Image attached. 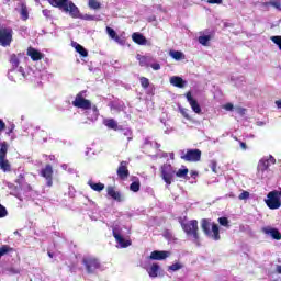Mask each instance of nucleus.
Returning a JSON list of instances; mask_svg holds the SVG:
<instances>
[{
	"label": "nucleus",
	"mask_w": 281,
	"mask_h": 281,
	"mask_svg": "<svg viewBox=\"0 0 281 281\" xmlns=\"http://www.w3.org/2000/svg\"><path fill=\"white\" fill-rule=\"evenodd\" d=\"M48 3H50L53 8H58L61 12L68 13L72 19L80 16V9L70 0H48Z\"/></svg>",
	"instance_id": "nucleus-1"
},
{
	"label": "nucleus",
	"mask_w": 281,
	"mask_h": 281,
	"mask_svg": "<svg viewBox=\"0 0 281 281\" xmlns=\"http://www.w3.org/2000/svg\"><path fill=\"white\" fill-rule=\"evenodd\" d=\"M182 231L189 238H192L194 243H199V221L190 220L189 222H183V218H179Z\"/></svg>",
	"instance_id": "nucleus-2"
},
{
	"label": "nucleus",
	"mask_w": 281,
	"mask_h": 281,
	"mask_svg": "<svg viewBox=\"0 0 281 281\" xmlns=\"http://www.w3.org/2000/svg\"><path fill=\"white\" fill-rule=\"evenodd\" d=\"M201 228L204 232L205 236L212 238L213 240H218L221 238V231L218 224L212 223L210 218L201 220Z\"/></svg>",
	"instance_id": "nucleus-3"
},
{
	"label": "nucleus",
	"mask_w": 281,
	"mask_h": 281,
	"mask_svg": "<svg viewBox=\"0 0 281 281\" xmlns=\"http://www.w3.org/2000/svg\"><path fill=\"white\" fill-rule=\"evenodd\" d=\"M81 263L83 265L87 273L90 276L95 273L98 269H101L102 263H100V259L93 256H86L82 258Z\"/></svg>",
	"instance_id": "nucleus-4"
},
{
	"label": "nucleus",
	"mask_w": 281,
	"mask_h": 281,
	"mask_svg": "<svg viewBox=\"0 0 281 281\" xmlns=\"http://www.w3.org/2000/svg\"><path fill=\"white\" fill-rule=\"evenodd\" d=\"M175 175H176V171H175V168L172 167V165L164 164L160 167L161 179H162V181H165V183L167 186H172V180L175 179Z\"/></svg>",
	"instance_id": "nucleus-5"
},
{
	"label": "nucleus",
	"mask_w": 281,
	"mask_h": 281,
	"mask_svg": "<svg viewBox=\"0 0 281 281\" xmlns=\"http://www.w3.org/2000/svg\"><path fill=\"white\" fill-rule=\"evenodd\" d=\"M267 196L268 199L266 200V205L269 207V210H280L281 200L278 196V191H270Z\"/></svg>",
	"instance_id": "nucleus-6"
},
{
	"label": "nucleus",
	"mask_w": 281,
	"mask_h": 281,
	"mask_svg": "<svg viewBox=\"0 0 281 281\" xmlns=\"http://www.w3.org/2000/svg\"><path fill=\"white\" fill-rule=\"evenodd\" d=\"M40 175L46 180L48 188L54 186V167L50 164L45 165L40 171Z\"/></svg>",
	"instance_id": "nucleus-7"
},
{
	"label": "nucleus",
	"mask_w": 281,
	"mask_h": 281,
	"mask_svg": "<svg viewBox=\"0 0 281 281\" xmlns=\"http://www.w3.org/2000/svg\"><path fill=\"white\" fill-rule=\"evenodd\" d=\"M72 106L76 109H83V111H89V109H91V102L89 99H85L83 92H79L72 101Z\"/></svg>",
	"instance_id": "nucleus-8"
},
{
	"label": "nucleus",
	"mask_w": 281,
	"mask_h": 281,
	"mask_svg": "<svg viewBox=\"0 0 281 281\" xmlns=\"http://www.w3.org/2000/svg\"><path fill=\"white\" fill-rule=\"evenodd\" d=\"M13 31L10 27H0V45L2 47H9L12 43Z\"/></svg>",
	"instance_id": "nucleus-9"
},
{
	"label": "nucleus",
	"mask_w": 281,
	"mask_h": 281,
	"mask_svg": "<svg viewBox=\"0 0 281 281\" xmlns=\"http://www.w3.org/2000/svg\"><path fill=\"white\" fill-rule=\"evenodd\" d=\"M201 149H188L184 155L180 157L183 161L194 162L201 161Z\"/></svg>",
	"instance_id": "nucleus-10"
},
{
	"label": "nucleus",
	"mask_w": 281,
	"mask_h": 281,
	"mask_svg": "<svg viewBox=\"0 0 281 281\" xmlns=\"http://www.w3.org/2000/svg\"><path fill=\"white\" fill-rule=\"evenodd\" d=\"M116 175L121 181H126L131 177V171H128V161L122 160L116 169Z\"/></svg>",
	"instance_id": "nucleus-11"
},
{
	"label": "nucleus",
	"mask_w": 281,
	"mask_h": 281,
	"mask_svg": "<svg viewBox=\"0 0 281 281\" xmlns=\"http://www.w3.org/2000/svg\"><path fill=\"white\" fill-rule=\"evenodd\" d=\"M26 55L30 56L31 60H33V63H36L38 60H43L45 58V55L43 53H41L40 50H37L36 48L30 46L26 50Z\"/></svg>",
	"instance_id": "nucleus-12"
},
{
	"label": "nucleus",
	"mask_w": 281,
	"mask_h": 281,
	"mask_svg": "<svg viewBox=\"0 0 281 281\" xmlns=\"http://www.w3.org/2000/svg\"><path fill=\"white\" fill-rule=\"evenodd\" d=\"M108 196H111L114 201H117V203H122L124 199L122 198V193L120 191L115 190V187L109 186L106 188Z\"/></svg>",
	"instance_id": "nucleus-13"
},
{
	"label": "nucleus",
	"mask_w": 281,
	"mask_h": 281,
	"mask_svg": "<svg viewBox=\"0 0 281 281\" xmlns=\"http://www.w3.org/2000/svg\"><path fill=\"white\" fill-rule=\"evenodd\" d=\"M263 234L271 236L273 240H281V233L278 228H273L271 226H266L262 228Z\"/></svg>",
	"instance_id": "nucleus-14"
},
{
	"label": "nucleus",
	"mask_w": 281,
	"mask_h": 281,
	"mask_svg": "<svg viewBox=\"0 0 281 281\" xmlns=\"http://www.w3.org/2000/svg\"><path fill=\"white\" fill-rule=\"evenodd\" d=\"M112 234L116 243L120 245L122 249H126V247H131V244H132L131 240L124 239V237L120 235V233L115 232V229H113Z\"/></svg>",
	"instance_id": "nucleus-15"
},
{
	"label": "nucleus",
	"mask_w": 281,
	"mask_h": 281,
	"mask_svg": "<svg viewBox=\"0 0 281 281\" xmlns=\"http://www.w3.org/2000/svg\"><path fill=\"white\" fill-rule=\"evenodd\" d=\"M170 256V252L166 250H154L151 251L149 258L150 260H166Z\"/></svg>",
	"instance_id": "nucleus-16"
},
{
	"label": "nucleus",
	"mask_w": 281,
	"mask_h": 281,
	"mask_svg": "<svg viewBox=\"0 0 281 281\" xmlns=\"http://www.w3.org/2000/svg\"><path fill=\"white\" fill-rule=\"evenodd\" d=\"M105 31H106V34L109 35V37L112 38V41H115V43H119L120 45L124 44V41L122 40L121 36L117 35L115 30H113L110 26H106Z\"/></svg>",
	"instance_id": "nucleus-17"
},
{
	"label": "nucleus",
	"mask_w": 281,
	"mask_h": 281,
	"mask_svg": "<svg viewBox=\"0 0 281 281\" xmlns=\"http://www.w3.org/2000/svg\"><path fill=\"white\" fill-rule=\"evenodd\" d=\"M170 85H172L173 87H177L178 89H183V87H186L187 85V81L179 76H173L170 78Z\"/></svg>",
	"instance_id": "nucleus-18"
},
{
	"label": "nucleus",
	"mask_w": 281,
	"mask_h": 281,
	"mask_svg": "<svg viewBox=\"0 0 281 281\" xmlns=\"http://www.w3.org/2000/svg\"><path fill=\"white\" fill-rule=\"evenodd\" d=\"M132 41H134L136 45H146V43H148V40H146L142 33H133Z\"/></svg>",
	"instance_id": "nucleus-19"
},
{
	"label": "nucleus",
	"mask_w": 281,
	"mask_h": 281,
	"mask_svg": "<svg viewBox=\"0 0 281 281\" xmlns=\"http://www.w3.org/2000/svg\"><path fill=\"white\" fill-rule=\"evenodd\" d=\"M136 58H137L140 67L148 68V67H150V63H153V57L137 55Z\"/></svg>",
	"instance_id": "nucleus-20"
},
{
	"label": "nucleus",
	"mask_w": 281,
	"mask_h": 281,
	"mask_svg": "<svg viewBox=\"0 0 281 281\" xmlns=\"http://www.w3.org/2000/svg\"><path fill=\"white\" fill-rule=\"evenodd\" d=\"M159 269H161L159 267V263H153L148 269H147V273L149 276V278H157V276H159Z\"/></svg>",
	"instance_id": "nucleus-21"
},
{
	"label": "nucleus",
	"mask_w": 281,
	"mask_h": 281,
	"mask_svg": "<svg viewBox=\"0 0 281 281\" xmlns=\"http://www.w3.org/2000/svg\"><path fill=\"white\" fill-rule=\"evenodd\" d=\"M0 170L4 172H12V165H10V160L0 158Z\"/></svg>",
	"instance_id": "nucleus-22"
},
{
	"label": "nucleus",
	"mask_w": 281,
	"mask_h": 281,
	"mask_svg": "<svg viewBox=\"0 0 281 281\" xmlns=\"http://www.w3.org/2000/svg\"><path fill=\"white\" fill-rule=\"evenodd\" d=\"M9 148H10V145L8 144V142L0 143V159H5V157H8Z\"/></svg>",
	"instance_id": "nucleus-23"
},
{
	"label": "nucleus",
	"mask_w": 281,
	"mask_h": 281,
	"mask_svg": "<svg viewBox=\"0 0 281 281\" xmlns=\"http://www.w3.org/2000/svg\"><path fill=\"white\" fill-rule=\"evenodd\" d=\"M88 186L91 188V190H93L94 192H102V190H104V183L99 182H92L91 180L88 181Z\"/></svg>",
	"instance_id": "nucleus-24"
},
{
	"label": "nucleus",
	"mask_w": 281,
	"mask_h": 281,
	"mask_svg": "<svg viewBox=\"0 0 281 281\" xmlns=\"http://www.w3.org/2000/svg\"><path fill=\"white\" fill-rule=\"evenodd\" d=\"M75 49L78 54H80V56H82V58H87V56H89V52H87V48L78 43L75 44Z\"/></svg>",
	"instance_id": "nucleus-25"
},
{
	"label": "nucleus",
	"mask_w": 281,
	"mask_h": 281,
	"mask_svg": "<svg viewBox=\"0 0 281 281\" xmlns=\"http://www.w3.org/2000/svg\"><path fill=\"white\" fill-rule=\"evenodd\" d=\"M169 56H171L173 60H183L186 58V55L180 50H170Z\"/></svg>",
	"instance_id": "nucleus-26"
},
{
	"label": "nucleus",
	"mask_w": 281,
	"mask_h": 281,
	"mask_svg": "<svg viewBox=\"0 0 281 281\" xmlns=\"http://www.w3.org/2000/svg\"><path fill=\"white\" fill-rule=\"evenodd\" d=\"M189 104H190L193 113H196L198 115H201V105L199 104V101H196V99L191 101Z\"/></svg>",
	"instance_id": "nucleus-27"
},
{
	"label": "nucleus",
	"mask_w": 281,
	"mask_h": 281,
	"mask_svg": "<svg viewBox=\"0 0 281 281\" xmlns=\"http://www.w3.org/2000/svg\"><path fill=\"white\" fill-rule=\"evenodd\" d=\"M104 125L112 131H117V122L113 119H108L104 121Z\"/></svg>",
	"instance_id": "nucleus-28"
},
{
	"label": "nucleus",
	"mask_w": 281,
	"mask_h": 281,
	"mask_svg": "<svg viewBox=\"0 0 281 281\" xmlns=\"http://www.w3.org/2000/svg\"><path fill=\"white\" fill-rule=\"evenodd\" d=\"M270 166H271V162H269V160H267V159H261L259 161V168H260L261 172L269 170Z\"/></svg>",
	"instance_id": "nucleus-29"
},
{
	"label": "nucleus",
	"mask_w": 281,
	"mask_h": 281,
	"mask_svg": "<svg viewBox=\"0 0 281 281\" xmlns=\"http://www.w3.org/2000/svg\"><path fill=\"white\" fill-rule=\"evenodd\" d=\"M22 21H27L30 19V13L27 12V7L25 4L21 5V11H20Z\"/></svg>",
	"instance_id": "nucleus-30"
},
{
	"label": "nucleus",
	"mask_w": 281,
	"mask_h": 281,
	"mask_svg": "<svg viewBox=\"0 0 281 281\" xmlns=\"http://www.w3.org/2000/svg\"><path fill=\"white\" fill-rule=\"evenodd\" d=\"M88 5L91 10H100L102 8V3L98 2V0H88Z\"/></svg>",
	"instance_id": "nucleus-31"
},
{
	"label": "nucleus",
	"mask_w": 281,
	"mask_h": 281,
	"mask_svg": "<svg viewBox=\"0 0 281 281\" xmlns=\"http://www.w3.org/2000/svg\"><path fill=\"white\" fill-rule=\"evenodd\" d=\"M9 63H11L13 69H16L19 67L20 61H19V57L16 56V54H12L10 56Z\"/></svg>",
	"instance_id": "nucleus-32"
},
{
	"label": "nucleus",
	"mask_w": 281,
	"mask_h": 281,
	"mask_svg": "<svg viewBox=\"0 0 281 281\" xmlns=\"http://www.w3.org/2000/svg\"><path fill=\"white\" fill-rule=\"evenodd\" d=\"M188 172H190V170H188V168L184 169H179L176 171V177H178V179H186L188 177Z\"/></svg>",
	"instance_id": "nucleus-33"
},
{
	"label": "nucleus",
	"mask_w": 281,
	"mask_h": 281,
	"mask_svg": "<svg viewBox=\"0 0 281 281\" xmlns=\"http://www.w3.org/2000/svg\"><path fill=\"white\" fill-rule=\"evenodd\" d=\"M139 188H142L139 180H136L130 184L131 192H139Z\"/></svg>",
	"instance_id": "nucleus-34"
},
{
	"label": "nucleus",
	"mask_w": 281,
	"mask_h": 281,
	"mask_svg": "<svg viewBox=\"0 0 281 281\" xmlns=\"http://www.w3.org/2000/svg\"><path fill=\"white\" fill-rule=\"evenodd\" d=\"M139 82L143 89H148L150 87V80L146 77H140Z\"/></svg>",
	"instance_id": "nucleus-35"
},
{
	"label": "nucleus",
	"mask_w": 281,
	"mask_h": 281,
	"mask_svg": "<svg viewBox=\"0 0 281 281\" xmlns=\"http://www.w3.org/2000/svg\"><path fill=\"white\" fill-rule=\"evenodd\" d=\"M263 5L266 8H269V5H272V8H277V10H280V0H273L270 2H265Z\"/></svg>",
	"instance_id": "nucleus-36"
},
{
	"label": "nucleus",
	"mask_w": 281,
	"mask_h": 281,
	"mask_svg": "<svg viewBox=\"0 0 281 281\" xmlns=\"http://www.w3.org/2000/svg\"><path fill=\"white\" fill-rule=\"evenodd\" d=\"M15 183H16L20 188H22V187H23V183H25V175L20 173V175L18 176V178L15 179Z\"/></svg>",
	"instance_id": "nucleus-37"
},
{
	"label": "nucleus",
	"mask_w": 281,
	"mask_h": 281,
	"mask_svg": "<svg viewBox=\"0 0 281 281\" xmlns=\"http://www.w3.org/2000/svg\"><path fill=\"white\" fill-rule=\"evenodd\" d=\"M179 269H183V265L176 262L168 267V271H179Z\"/></svg>",
	"instance_id": "nucleus-38"
},
{
	"label": "nucleus",
	"mask_w": 281,
	"mask_h": 281,
	"mask_svg": "<svg viewBox=\"0 0 281 281\" xmlns=\"http://www.w3.org/2000/svg\"><path fill=\"white\" fill-rule=\"evenodd\" d=\"M210 38H212L210 35H203L199 37V43L201 45H207L210 43Z\"/></svg>",
	"instance_id": "nucleus-39"
},
{
	"label": "nucleus",
	"mask_w": 281,
	"mask_h": 281,
	"mask_svg": "<svg viewBox=\"0 0 281 281\" xmlns=\"http://www.w3.org/2000/svg\"><path fill=\"white\" fill-rule=\"evenodd\" d=\"M77 19H82L83 21H95V15H89V14L81 15L79 11V16Z\"/></svg>",
	"instance_id": "nucleus-40"
},
{
	"label": "nucleus",
	"mask_w": 281,
	"mask_h": 281,
	"mask_svg": "<svg viewBox=\"0 0 281 281\" xmlns=\"http://www.w3.org/2000/svg\"><path fill=\"white\" fill-rule=\"evenodd\" d=\"M217 221L223 227H229V220L227 217H218Z\"/></svg>",
	"instance_id": "nucleus-41"
},
{
	"label": "nucleus",
	"mask_w": 281,
	"mask_h": 281,
	"mask_svg": "<svg viewBox=\"0 0 281 281\" xmlns=\"http://www.w3.org/2000/svg\"><path fill=\"white\" fill-rule=\"evenodd\" d=\"M5 216H8V209L0 204V218H5Z\"/></svg>",
	"instance_id": "nucleus-42"
},
{
	"label": "nucleus",
	"mask_w": 281,
	"mask_h": 281,
	"mask_svg": "<svg viewBox=\"0 0 281 281\" xmlns=\"http://www.w3.org/2000/svg\"><path fill=\"white\" fill-rule=\"evenodd\" d=\"M239 201H247V199H249V191H243L239 196H238Z\"/></svg>",
	"instance_id": "nucleus-43"
},
{
	"label": "nucleus",
	"mask_w": 281,
	"mask_h": 281,
	"mask_svg": "<svg viewBox=\"0 0 281 281\" xmlns=\"http://www.w3.org/2000/svg\"><path fill=\"white\" fill-rule=\"evenodd\" d=\"M149 67H151L154 71H159V69H161V65H159V63L150 64Z\"/></svg>",
	"instance_id": "nucleus-44"
},
{
	"label": "nucleus",
	"mask_w": 281,
	"mask_h": 281,
	"mask_svg": "<svg viewBox=\"0 0 281 281\" xmlns=\"http://www.w3.org/2000/svg\"><path fill=\"white\" fill-rule=\"evenodd\" d=\"M210 168H211L212 172H215V175H216V172H217V171H216L217 164H216L215 160H212V161H211Z\"/></svg>",
	"instance_id": "nucleus-45"
},
{
	"label": "nucleus",
	"mask_w": 281,
	"mask_h": 281,
	"mask_svg": "<svg viewBox=\"0 0 281 281\" xmlns=\"http://www.w3.org/2000/svg\"><path fill=\"white\" fill-rule=\"evenodd\" d=\"M207 3H210L211 5H221V3H223V0H207Z\"/></svg>",
	"instance_id": "nucleus-46"
},
{
	"label": "nucleus",
	"mask_w": 281,
	"mask_h": 281,
	"mask_svg": "<svg viewBox=\"0 0 281 281\" xmlns=\"http://www.w3.org/2000/svg\"><path fill=\"white\" fill-rule=\"evenodd\" d=\"M186 98H187V101L189 102V104H190V102H193L195 99H193V97H192V92H187V94H186Z\"/></svg>",
	"instance_id": "nucleus-47"
},
{
	"label": "nucleus",
	"mask_w": 281,
	"mask_h": 281,
	"mask_svg": "<svg viewBox=\"0 0 281 281\" xmlns=\"http://www.w3.org/2000/svg\"><path fill=\"white\" fill-rule=\"evenodd\" d=\"M223 108L225 111H234V104L232 103H226Z\"/></svg>",
	"instance_id": "nucleus-48"
},
{
	"label": "nucleus",
	"mask_w": 281,
	"mask_h": 281,
	"mask_svg": "<svg viewBox=\"0 0 281 281\" xmlns=\"http://www.w3.org/2000/svg\"><path fill=\"white\" fill-rule=\"evenodd\" d=\"M3 131H5V122L0 119V133H3Z\"/></svg>",
	"instance_id": "nucleus-49"
},
{
	"label": "nucleus",
	"mask_w": 281,
	"mask_h": 281,
	"mask_svg": "<svg viewBox=\"0 0 281 281\" xmlns=\"http://www.w3.org/2000/svg\"><path fill=\"white\" fill-rule=\"evenodd\" d=\"M9 271H10V273H13V274L21 273V271H19V269H16V268H9Z\"/></svg>",
	"instance_id": "nucleus-50"
},
{
	"label": "nucleus",
	"mask_w": 281,
	"mask_h": 281,
	"mask_svg": "<svg viewBox=\"0 0 281 281\" xmlns=\"http://www.w3.org/2000/svg\"><path fill=\"white\" fill-rule=\"evenodd\" d=\"M245 111H247L245 108H237V113H239V115H245Z\"/></svg>",
	"instance_id": "nucleus-51"
},
{
	"label": "nucleus",
	"mask_w": 281,
	"mask_h": 281,
	"mask_svg": "<svg viewBox=\"0 0 281 281\" xmlns=\"http://www.w3.org/2000/svg\"><path fill=\"white\" fill-rule=\"evenodd\" d=\"M267 161H269V164H276V158L273 156H269V158L267 159Z\"/></svg>",
	"instance_id": "nucleus-52"
},
{
	"label": "nucleus",
	"mask_w": 281,
	"mask_h": 281,
	"mask_svg": "<svg viewBox=\"0 0 281 281\" xmlns=\"http://www.w3.org/2000/svg\"><path fill=\"white\" fill-rule=\"evenodd\" d=\"M240 148H243V150H247V144H246V143L240 142Z\"/></svg>",
	"instance_id": "nucleus-53"
},
{
	"label": "nucleus",
	"mask_w": 281,
	"mask_h": 281,
	"mask_svg": "<svg viewBox=\"0 0 281 281\" xmlns=\"http://www.w3.org/2000/svg\"><path fill=\"white\" fill-rule=\"evenodd\" d=\"M276 104L279 109H281V100L276 101Z\"/></svg>",
	"instance_id": "nucleus-54"
},
{
	"label": "nucleus",
	"mask_w": 281,
	"mask_h": 281,
	"mask_svg": "<svg viewBox=\"0 0 281 281\" xmlns=\"http://www.w3.org/2000/svg\"><path fill=\"white\" fill-rule=\"evenodd\" d=\"M183 117H186V120H190V115L189 114H186V113H182Z\"/></svg>",
	"instance_id": "nucleus-55"
},
{
	"label": "nucleus",
	"mask_w": 281,
	"mask_h": 281,
	"mask_svg": "<svg viewBox=\"0 0 281 281\" xmlns=\"http://www.w3.org/2000/svg\"><path fill=\"white\" fill-rule=\"evenodd\" d=\"M277 273L281 274V266H277Z\"/></svg>",
	"instance_id": "nucleus-56"
},
{
	"label": "nucleus",
	"mask_w": 281,
	"mask_h": 281,
	"mask_svg": "<svg viewBox=\"0 0 281 281\" xmlns=\"http://www.w3.org/2000/svg\"><path fill=\"white\" fill-rule=\"evenodd\" d=\"M49 159H50V161H54V159H56V156L55 155H50Z\"/></svg>",
	"instance_id": "nucleus-57"
},
{
	"label": "nucleus",
	"mask_w": 281,
	"mask_h": 281,
	"mask_svg": "<svg viewBox=\"0 0 281 281\" xmlns=\"http://www.w3.org/2000/svg\"><path fill=\"white\" fill-rule=\"evenodd\" d=\"M92 109H93V112H94V113H98V106L93 105Z\"/></svg>",
	"instance_id": "nucleus-58"
},
{
	"label": "nucleus",
	"mask_w": 281,
	"mask_h": 281,
	"mask_svg": "<svg viewBox=\"0 0 281 281\" xmlns=\"http://www.w3.org/2000/svg\"><path fill=\"white\" fill-rule=\"evenodd\" d=\"M47 256L50 257V258H54V255L52 254V251H48Z\"/></svg>",
	"instance_id": "nucleus-59"
},
{
	"label": "nucleus",
	"mask_w": 281,
	"mask_h": 281,
	"mask_svg": "<svg viewBox=\"0 0 281 281\" xmlns=\"http://www.w3.org/2000/svg\"><path fill=\"white\" fill-rule=\"evenodd\" d=\"M196 175H199L196 171H192V172H191V177H194V176H196Z\"/></svg>",
	"instance_id": "nucleus-60"
},
{
	"label": "nucleus",
	"mask_w": 281,
	"mask_h": 281,
	"mask_svg": "<svg viewBox=\"0 0 281 281\" xmlns=\"http://www.w3.org/2000/svg\"><path fill=\"white\" fill-rule=\"evenodd\" d=\"M13 130H14V126L11 127V130L9 131V133H12Z\"/></svg>",
	"instance_id": "nucleus-61"
},
{
	"label": "nucleus",
	"mask_w": 281,
	"mask_h": 281,
	"mask_svg": "<svg viewBox=\"0 0 281 281\" xmlns=\"http://www.w3.org/2000/svg\"><path fill=\"white\" fill-rule=\"evenodd\" d=\"M43 14H47V10H43Z\"/></svg>",
	"instance_id": "nucleus-62"
},
{
	"label": "nucleus",
	"mask_w": 281,
	"mask_h": 281,
	"mask_svg": "<svg viewBox=\"0 0 281 281\" xmlns=\"http://www.w3.org/2000/svg\"><path fill=\"white\" fill-rule=\"evenodd\" d=\"M5 1V3H10V0H4Z\"/></svg>",
	"instance_id": "nucleus-63"
}]
</instances>
